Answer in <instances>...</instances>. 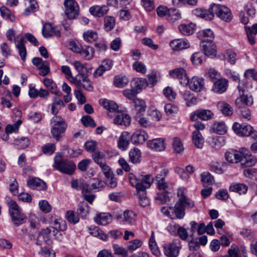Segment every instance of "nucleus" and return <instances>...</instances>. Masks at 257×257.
<instances>
[{"instance_id":"nucleus-1","label":"nucleus","mask_w":257,"mask_h":257,"mask_svg":"<svg viewBox=\"0 0 257 257\" xmlns=\"http://www.w3.org/2000/svg\"><path fill=\"white\" fill-rule=\"evenodd\" d=\"M168 173V170L163 169L156 176V184L157 188L159 190L156 199L161 202L162 204L166 203L169 200L168 192L166 189L168 188V182L166 181L165 177Z\"/></svg>"},{"instance_id":"nucleus-2","label":"nucleus","mask_w":257,"mask_h":257,"mask_svg":"<svg viewBox=\"0 0 257 257\" xmlns=\"http://www.w3.org/2000/svg\"><path fill=\"white\" fill-rule=\"evenodd\" d=\"M128 178L131 185L137 190L149 188L152 183V178L150 175L128 174Z\"/></svg>"},{"instance_id":"nucleus-3","label":"nucleus","mask_w":257,"mask_h":257,"mask_svg":"<svg viewBox=\"0 0 257 257\" xmlns=\"http://www.w3.org/2000/svg\"><path fill=\"white\" fill-rule=\"evenodd\" d=\"M54 162L53 167L61 173L71 175L76 170V165L74 162L63 159L59 153L56 154L54 157Z\"/></svg>"},{"instance_id":"nucleus-4","label":"nucleus","mask_w":257,"mask_h":257,"mask_svg":"<svg viewBox=\"0 0 257 257\" xmlns=\"http://www.w3.org/2000/svg\"><path fill=\"white\" fill-rule=\"evenodd\" d=\"M51 134L56 141H59L62 138V134L64 133L67 128V124L59 116H54L51 119Z\"/></svg>"},{"instance_id":"nucleus-5","label":"nucleus","mask_w":257,"mask_h":257,"mask_svg":"<svg viewBox=\"0 0 257 257\" xmlns=\"http://www.w3.org/2000/svg\"><path fill=\"white\" fill-rule=\"evenodd\" d=\"M232 129L238 136H250L254 139L257 138V131H254L250 125L241 124L235 122L233 124Z\"/></svg>"},{"instance_id":"nucleus-6","label":"nucleus","mask_w":257,"mask_h":257,"mask_svg":"<svg viewBox=\"0 0 257 257\" xmlns=\"http://www.w3.org/2000/svg\"><path fill=\"white\" fill-rule=\"evenodd\" d=\"M211 12L214 16V14L225 22L231 21L232 17L230 10L226 7L217 4H212L211 5Z\"/></svg>"},{"instance_id":"nucleus-7","label":"nucleus","mask_w":257,"mask_h":257,"mask_svg":"<svg viewBox=\"0 0 257 257\" xmlns=\"http://www.w3.org/2000/svg\"><path fill=\"white\" fill-rule=\"evenodd\" d=\"M65 14L67 17L72 20L78 15L79 6L75 0H64Z\"/></svg>"},{"instance_id":"nucleus-8","label":"nucleus","mask_w":257,"mask_h":257,"mask_svg":"<svg viewBox=\"0 0 257 257\" xmlns=\"http://www.w3.org/2000/svg\"><path fill=\"white\" fill-rule=\"evenodd\" d=\"M186 190L184 188H179L177 191L178 200L176 202L181 206L185 208H192L194 206V202L186 195Z\"/></svg>"},{"instance_id":"nucleus-9","label":"nucleus","mask_w":257,"mask_h":257,"mask_svg":"<svg viewBox=\"0 0 257 257\" xmlns=\"http://www.w3.org/2000/svg\"><path fill=\"white\" fill-rule=\"evenodd\" d=\"M214 113L209 109H199L194 111L190 115V119L195 121L198 119L202 120H208L213 118Z\"/></svg>"},{"instance_id":"nucleus-10","label":"nucleus","mask_w":257,"mask_h":257,"mask_svg":"<svg viewBox=\"0 0 257 257\" xmlns=\"http://www.w3.org/2000/svg\"><path fill=\"white\" fill-rule=\"evenodd\" d=\"M29 222L30 223V227L33 230V231H29L28 228L23 229L24 233L28 234L31 239H35V236L33 233L37 231L40 225L39 218L34 214H31L29 216Z\"/></svg>"},{"instance_id":"nucleus-11","label":"nucleus","mask_w":257,"mask_h":257,"mask_svg":"<svg viewBox=\"0 0 257 257\" xmlns=\"http://www.w3.org/2000/svg\"><path fill=\"white\" fill-rule=\"evenodd\" d=\"M186 84L191 90L200 92L204 88L205 82L203 78L194 76L189 80L187 79Z\"/></svg>"},{"instance_id":"nucleus-12","label":"nucleus","mask_w":257,"mask_h":257,"mask_svg":"<svg viewBox=\"0 0 257 257\" xmlns=\"http://www.w3.org/2000/svg\"><path fill=\"white\" fill-rule=\"evenodd\" d=\"M148 138L146 132L139 129L135 131L131 137V141L135 145L143 144Z\"/></svg>"},{"instance_id":"nucleus-13","label":"nucleus","mask_w":257,"mask_h":257,"mask_svg":"<svg viewBox=\"0 0 257 257\" xmlns=\"http://www.w3.org/2000/svg\"><path fill=\"white\" fill-rule=\"evenodd\" d=\"M50 221L51 226L49 228L53 231V236L55 238H58L57 235H61L60 231L63 230L62 225L65 224V222L59 217L53 216H52Z\"/></svg>"},{"instance_id":"nucleus-14","label":"nucleus","mask_w":257,"mask_h":257,"mask_svg":"<svg viewBox=\"0 0 257 257\" xmlns=\"http://www.w3.org/2000/svg\"><path fill=\"white\" fill-rule=\"evenodd\" d=\"M169 75L173 78L179 79L181 84H187L188 78L186 70L183 67H179L169 71Z\"/></svg>"},{"instance_id":"nucleus-15","label":"nucleus","mask_w":257,"mask_h":257,"mask_svg":"<svg viewBox=\"0 0 257 257\" xmlns=\"http://www.w3.org/2000/svg\"><path fill=\"white\" fill-rule=\"evenodd\" d=\"M42 34L45 38L52 36L59 38L61 36L60 29L58 27H53L50 23H46L43 25Z\"/></svg>"},{"instance_id":"nucleus-16","label":"nucleus","mask_w":257,"mask_h":257,"mask_svg":"<svg viewBox=\"0 0 257 257\" xmlns=\"http://www.w3.org/2000/svg\"><path fill=\"white\" fill-rule=\"evenodd\" d=\"M164 252L167 257H177L179 253V246L177 241L165 244Z\"/></svg>"},{"instance_id":"nucleus-17","label":"nucleus","mask_w":257,"mask_h":257,"mask_svg":"<svg viewBox=\"0 0 257 257\" xmlns=\"http://www.w3.org/2000/svg\"><path fill=\"white\" fill-rule=\"evenodd\" d=\"M242 151L241 148L239 151L230 150L227 151L225 154V159L229 163H238L241 161Z\"/></svg>"},{"instance_id":"nucleus-18","label":"nucleus","mask_w":257,"mask_h":257,"mask_svg":"<svg viewBox=\"0 0 257 257\" xmlns=\"http://www.w3.org/2000/svg\"><path fill=\"white\" fill-rule=\"evenodd\" d=\"M27 183L28 186L33 189L45 190L47 188L46 183L37 177H29Z\"/></svg>"},{"instance_id":"nucleus-19","label":"nucleus","mask_w":257,"mask_h":257,"mask_svg":"<svg viewBox=\"0 0 257 257\" xmlns=\"http://www.w3.org/2000/svg\"><path fill=\"white\" fill-rule=\"evenodd\" d=\"M136 214L133 211L125 210L122 215L117 216V218L119 219L121 223L133 225L136 223Z\"/></svg>"},{"instance_id":"nucleus-20","label":"nucleus","mask_w":257,"mask_h":257,"mask_svg":"<svg viewBox=\"0 0 257 257\" xmlns=\"http://www.w3.org/2000/svg\"><path fill=\"white\" fill-rule=\"evenodd\" d=\"M147 145L148 148L156 151H163L166 149L165 140L163 138H158L149 140Z\"/></svg>"},{"instance_id":"nucleus-21","label":"nucleus","mask_w":257,"mask_h":257,"mask_svg":"<svg viewBox=\"0 0 257 257\" xmlns=\"http://www.w3.org/2000/svg\"><path fill=\"white\" fill-rule=\"evenodd\" d=\"M24 37L22 36H18L14 39L16 46L18 49L19 54L23 61H25L27 55V51L24 45Z\"/></svg>"},{"instance_id":"nucleus-22","label":"nucleus","mask_w":257,"mask_h":257,"mask_svg":"<svg viewBox=\"0 0 257 257\" xmlns=\"http://www.w3.org/2000/svg\"><path fill=\"white\" fill-rule=\"evenodd\" d=\"M228 83L225 78H220L214 82L212 90L215 93H222L227 90Z\"/></svg>"},{"instance_id":"nucleus-23","label":"nucleus","mask_w":257,"mask_h":257,"mask_svg":"<svg viewBox=\"0 0 257 257\" xmlns=\"http://www.w3.org/2000/svg\"><path fill=\"white\" fill-rule=\"evenodd\" d=\"M170 46L174 51H179L189 48L190 43L186 39H178L171 41L170 43Z\"/></svg>"},{"instance_id":"nucleus-24","label":"nucleus","mask_w":257,"mask_h":257,"mask_svg":"<svg viewBox=\"0 0 257 257\" xmlns=\"http://www.w3.org/2000/svg\"><path fill=\"white\" fill-rule=\"evenodd\" d=\"M108 10L109 9L108 7L105 5L93 6L91 7L89 10L90 13L92 15L97 17H103L104 15L107 13Z\"/></svg>"},{"instance_id":"nucleus-25","label":"nucleus","mask_w":257,"mask_h":257,"mask_svg":"<svg viewBox=\"0 0 257 257\" xmlns=\"http://www.w3.org/2000/svg\"><path fill=\"white\" fill-rule=\"evenodd\" d=\"M130 134L127 132H123L119 137L117 147L121 151H125L128 148Z\"/></svg>"},{"instance_id":"nucleus-26","label":"nucleus","mask_w":257,"mask_h":257,"mask_svg":"<svg viewBox=\"0 0 257 257\" xmlns=\"http://www.w3.org/2000/svg\"><path fill=\"white\" fill-rule=\"evenodd\" d=\"M241 151V161L243 160V159H245L243 165L245 167H251L254 165L256 162V160L249 153L248 150L245 148H242Z\"/></svg>"},{"instance_id":"nucleus-27","label":"nucleus","mask_w":257,"mask_h":257,"mask_svg":"<svg viewBox=\"0 0 257 257\" xmlns=\"http://www.w3.org/2000/svg\"><path fill=\"white\" fill-rule=\"evenodd\" d=\"M192 12V14L196 16L201 17L206 20H211L214 18V16L211 12V7L208 10L201 8H196L193 10Z\"/></svg>"},{"instance_id":"nucleus-28","label":"nucleus","mask_w":257,"mask_h":257,"mask_svg":"<svg viewBox=\"0 0 257 257\" xmlns=\"http://www.w3.org/2000/svg\"><path fill=\"white\" fill-rule=\"evenodd\" d=\"M94 220L98 224L105 225L112 221V217L108 213H100L94 218Z\"/></svg>"},{"instance_id":"nucleus-29","label":"nucleus","mask_w":257,"mask_h":257,"mask_svg":"<svg viewBox=\"0 0 257 257\" xmlns=\"http://www.w3.org/2000/svg\"><path fill=\"white\" fill-rule=\"evenodd\" d=\"M172 219H182L185 216L184 207L176 202L174 206L171 207Z\"/></svg>"},{"instance_id":"nucleus-30","label":"nucleus","mask_w":257,"mask_h":257,"mask_svg":"<svg viewBox=\"0 0 257 257\" xmlns=\"http://www.w3.org/2000/svg\"><path fill=\"white\" fill-rule=\"evenodd\" d=\"M197 37L202 42H210L213 41L214 34L211 29H208L198 32Z\"/></svg>"},{"instance_id":"nucleus-31","label":"nucleus","mask_w":257,"mask_h":257,"mask_svg":"<svg viewBox=\"0 0 257 257\" xmlns=\"http://www.w3.org/2000/svg\"><path fill=\"white\" fill-rule=\"evenodd\" d=\"M131 119L130 116L125 113H121L116 115L113 119V122L116 125L128 126L130 124Z\"/></svg>"},{"instance_id":"nucleus-32","label":"nucleus","mask_w":257,"mask_h":257,"mask_svg":"<svg viewBox=\"0 0 257 257\" xmlns=\"http://www.w3.org/2000/svg\"><path fill=\"white\" fill-rule=\"evenodd\" d=\"M217 107L225 116H230L233 113L232 107L225 101H219L217 104Z\"/></svg>"},{"instance_id":"nucleus-33","label":"nucleus","mask_w":257,"mask_h":257,"mask_svg":"<svg viewBox=\"0 0 257 257\" xmlns=\"http://www.w3.org/2000/svg\"><path fill=\"white\" fill-rule=\"evenodd\" d=\"M245 29L249 43L254 45L255 43L254 36L257 34V23L253 24L251 27L245 26Z\"/></svg>"},{"instance_id":"nucleus-34","label":"nucleus","mask_w":257,"mask_h":257,"mask_svg":"<svg viewBox=\"0 0 257 257\" xmlns=\"http://www.w3.org/2000/svg\"><path fill=\"white\" fill-rule=\"evenodd\" d=\"M192 142L195 147L198 149H202L204 146V138L201 134L198 131H194L192 132Z\"/></svg>"},{"instance_id":"nucleus-35","label":"nucleus","mask_w":257,"mask_h":257,"mask_svg":"<svg viewBox=\"0 0 257 257\" xmlns=\"http://www.w3.org/2000/svg\"><path fill=\"white\" fill-rule=\"evenodd\" d=\"M10 215L13 223L17 226L23 224L26 219V216L21 212V210L12 212Z\"/></svg>"},{"instance_id":"nucleus-36","label":"nucleus","mask_w":257,"mask_h":257,"mask_svg":"<svg viewBox=\"0 0 257 257\" xmlns=\"http://www.w3.org/2000/svg\"><path fill=\"white\" fill-rule=\"evenodd\" d=\"M99 103L104 108L110 112H115L118 110L117 104L112 100L103 98L99 100Z\"/></svg>"},{"instance_id":"nucleus-37","label":"nucleus","mask_w":257,"mask_h":257,"mask_svg":"<svg viewBox=\"0 0 257 257\" xmlns=\"http://www.w3.org/2000/svg\"><path fill=\"white\" fill-rule=\"evenodd\" d=\"M90 211V207L85 201L80 202L77 205V212L82 218H85Z\"/></svg>"},{"instance_id":"nucleus-38","label":"nucleus","mask_w":257,"mask_h":257,"mask_svg":"<svg viewBox=\"0 0 257 257\" xmlns=\"http://www.w3.org/2000/svg\"><path fill=\"white\" fill-rule=\"evenodd\" d=\"M248 190V187L244 184L234 183L230 185L229 190L239 194H245Z\"/></svg>"},{"instance_id":"nucleus-39","label":"nucleus","mask_w":257,"mask_h":257,"mask_svg":"<svg viewBox=\"0 0 257 257\" xmlns=\"http://www.w3.org/2000/svg\"><path fill=\"white\" fill-rule=\"evenodd\" d=\"M88 186L89 189L100 190L105 187V183L98 178H92L89 180Z\"/></svg>"},{"instance_id":"nucleus-40","label":"nucleus","mask_w":257,"mask_h":257,"mask_svg":"<svg viewBox=\"0 0 257 257\" xmlns=\"http://www.w3.org/2000/svg\"><path fill=\"white\" fill-rule=\"evenodd\" d=\"M141 157V152L140 150L137 148L132 149L129 152L130 161L133 164H136L140 162Z\"/></svg>"},{"instance_id":"nucleus-41","label":"nucleus","mask_w":257,"mask_h":257,"mask_svg":"<svg viewBox=\"0 0 257 257\" xmlns=\"http://www.w3.org/2000/svg\"><path fill=\"white\" fill-rule=\"evenodd\" d=\"M80 54L85 60H90L94 57V49L90 46H86L82 48Z\"/></svg>"},{"instance_id":"nucleus-42","label":"nucleus","mask_w":257,"mask_h":257,"mask_svg":"<svg viewBox=\"0 0 257 257\" xmlns=\"http://www.w3.org/2000/svg\"><path fill=\"white\" fill-rule=\"evenodd\" d=\"M129 79L123 75L116 76L113 80L114 85L118 88H122L127 84Z\"/></svg>"},{"instance_id":"nucleus-43","label":"nucleus","mask_w":257,"mask_h":257,"mask_svg":"<svg viewBox=\"0 0 257 257\" xmlns=\"http://www.w3.org/2000/svg\"><path fill=\"white\" fill-rule=\"evenodd\" d=\"M211 130L214 133L222 135L226 132V126L223 121H216L213 123Z\"/></svg>"},{"instance_id":"nucleus-44","label":"nucleus","mask_w":257,"mask_h":257,"mask_svg":"<svg viewBox=\"0 0 257 257\" xmlns=\"http://www.w3.org/2000/svg\"><path fill=\"white\" fill-rule=\"evenodd\" d=\"M195 25L192 23L182 24L179 26V31L183 35H190L194 32Z\"/></svg>"},{"instance_id":"nucleus-45","label":"nucleus","mask_w":257,"mask_h":257,"mask_svg":"<svg viewBox=\"0 0 257 257\" xmlns=\"http://www.w3.org/2000/svg\"><path fill=\"white\" fill-rule=\"evenodd\" d=\"M172 148L174 152L178 154H182L184 150V147L182 141L177 137L174 138L173 140Z\"/></svg>"},{"instance_id":"nucleus-46","label":"nucleus","mask_w":257,"mask_h":257,"mask_svg":"<svg viewBox=\"0 0 257 257\" xmlns=\"http://www.w3.org/2000/svg\"><path fill=\"white\" fill-rule=\"evenodd\" d=\"M38 235H42L46 244L50 245L52 243L51 236L53 235V231L47 227L45 229H42L39 232Z\"/></svg>"},{"instance_id":"nucleus-47","label":"nucleus","mask_w":257,"mask_h":257,"mask_svg":"<svg viewBox=\"0 0 257 257\" xmlns=\"http://www.w3.org/2000/svg\"><path fill=\"white\" fill-rule=\"evenodd\" d=\"M225 139L223 136H219L212 139L210 142L211 147L215 149H219L225 144Z\"/></svg>"},{"instance_id":"nucleus-48","label":"nucleus","mask_w":257,"mask_h":257,"mask_svg":"<svg viewBox=\"0 0 257 257\" xmlns=\"http://www.w3.org/2000/svg\"><path fill=\"white\" fill-rule=\"evenodd\" d=\"M87 76V74L77 73L75 76L72 77L70 81L74 84L78 89L81 88L82 83Z\"/></svg>"},{"instance_id":"nucleus-49","label":"nucleus","mask_w":257,"mask_h":257,"mask_svg":"<svg viewBox=\"0 0 257 257\" xmlns=\"http://www.w3.org/2000/svg\"><path fill=\"white\" fill-rule=\"evenodd\" d=\"M203 50L205 55L209 57H214L216 56V46L211 43H207L203 45Z\"/></svg>"},{"instance_id":"nucleus-50","label":"nucleus","mask_w":257,"mask_h":257,"mask_svg":"<svg viewBox=\"0 0 257 257\" xmlns=\"http://www.w3.org/2000/svg\"><path fill=\"white\" fill-rule=\"evenodd\" d=\"M43 82L45 86L50 90L51 93L56 95H59L60 92L57 89L56 84L52 80L49 78H45L44 79Z\"/></svg>"},{"instance_id":"nucleus-51","label":"nucleus","mask_w":257,"mask_h":257,"mask_svg":"<svg viewBox=\"0 0 257 257\" xmlns=\"http://www.w3.org/2000/svg\"><path fill=\"white\" fill-rule=\"evenodd\" d=\"M89 233L94 236L98 237L103 240L107 239L106 235L100 230L98 227L91 226L89 228Z\"/></svg>"},{"instance_id":"nucleus-52","label":"nucleus","mask_w":257,"mask_h":257,"mask_svg":"<svg viewBox=\"0 0 257 257\" xmlns=\"http://www.w3.org/2000/svg\"><path fill=\"white\" fill-rule=\"evenodd\" d=\"M134 103L135 104L136 114H138V113L142 114V112L145 111L146 104L143 100L136 98L135 101H134Z\"/></svg>"},{"instance_id":"nucleus-53","label":"nucleus","mask_w":257,"mask_h":257,"mask_svg":"<svg viewBox=\"0 0 257 257\" xmlns=\"http://www.w3.org/2000/svg\"><path fill=\"white\" fill-rule=\"evenodd\" d=\"M149 244L152 253L156 256H159L160 254V252L155 240L154 232H152V235L150 238Z\"/></svg>"},{"instance_id":"nucleus-54","label":"nucleus","mask_w":257,"mask_h":257,"mask_svg":"<svg viewBox=\"0 0 257 257\" xmlns=\"http://www.w3.org/2000/svg\"><path fill=\"white\" fill-rule=\"evenodd\" d=\"M84 39L88 42H93L98 39V34L96 31L88 30L83 35Z\"/></svg>"},{"instance_id":"nucleus-55","label":"nucleus","mask_w":257,"mask_h":257,"mask_svg":"<svg viewBox=\"0 0 257 257\" xmlns=\"http://www.w3.org/2000/svg\"><path fill=\"white\" fill-rule=\"evenodd\" d=\"M0 12L1 16L5 19L9 20L11 22H14L15 21V16L12 14L11 11L6 7H1L0 8Z\"/></svg>"},{"instance_id":"nucleus-56","label":"nucleus","mask_w":257,"mask_h":257,"mask_svg":"<svg viewBox=\"0 0 257 257\" xmlns=\"http://www.w3.org/2000/svg\"><path fill=\"white\" fill-rule=\"evenodd\" d=\"M137 191L140 201V204L143 207L147 206L149 204V201L147 197L146 189Z\"/></svg>"},{"instance_id":"nucleus-57","label":"nucleus","mask_w":257,"mask_h":257,"mask_svg":"<svg viewBox=\"0 0 257 257\" xmlns=\"http://www.w3.org/2000/svg\"><path fill=\"white\" fill-rule=\"evenodd\" d=\"M225 73L227 75L231 77L233 81L238 82L239 83L237 86L238 89L239 91L243 92L244 90L240 83L239 74L236 72L232 71L228 69L225 70Z\"/></svg>"},{"instance_id":"nucleus-58","label":"nucleus","mask_w":257,"mask_h":257,"mask_svg":"<svg viewBox=\"0 0 257 257\" xmlns=\"http://www.w3.org/2000/svg\"><path fill=\"white\" fill-rule=\"evenodd\" d=\"M135 119L140 124V126L147 128L151 125V122L147 119V118L142 116V114L138 113L135 116Z\"/></svg>"},{"instance_id":"nucleus-59","label":"nucleus","mask_w":257,"mask_h":257,"mask_svg":"<svg viewBox=\"0 0 257 257\" xmlns=\"http://www.w3.org/2000/svg\"><path fill=\"white\" fill-rule=\"evenodd\" d=\"M201 181L203 185H211L214 183V178L210 173L204 172L201 174Z\"/></svg>"},{"instance_id":"nucleus-60","label":"nucleus","mask_w":257,"mask_h":257,"mask_svg":"<svg viewBox=\"0 0 257 257\" xmlns=\"http://www.w3.org/2000/svg\"><path fill=\"white\" fill-rule=\"evenodd\" d=\"M104 28L106 31H109L112 30L115 24V21L114 17L106 16L104 18Z\"/></svg>"},{"instance_id":"nucleus-61","label":"nucleus","mask_w":257,"mask_h":257,"mask_svg":"<svg viewBox=\"0 0 257 257\" xmlns=\"http://www.w3.org/2000/svg\"><path fill=\"white\" fill-rule=\"evenodd\" d=\"M253 99L251 96H247V95H242L239 98L236 99L235 103L237 105L241 104H245L247 105H250L252 104Z\"/></svg>"},{"instance_id":"nucleus-62","label":"nucleus","mask_w":257,"mask_h":257,"mask_svg":"<svg viewBox=\"0 0 257 257\" xmlns=\"http://www.w3.org/2000/svg\"><path fill=\"white\" fill-rule=\"evenodd\" d=\"M73 65L77 71L78 73L86 74L87 72V68H86L85 64H83L79 61H75L73 63Z\"/></svg>"},{"instance_id":"nucleus-63","label":"nucleus","mask_w":257,"mask_h":257,"mask_svg":"<svg viewBox=\"0 0 257 257\" xmlns=\"http://www.w3.org/2000/svg\"><path fill=\"white\" fill-rule=\"evenodd\" d=\"M15 144L16 145L19 149H25L30 145V141L28 138H21V139H16Z\"/></svg>"},{"instance_id":"nucleus-64","label":"nucleus","mask_w":257,"mask_h":257,"mask_svg":"<svg viewBox=\"0 0 257 257\" xmlns=\"http://www.w3.org/2000/svg\"><path fill=\"white\" fill-rule=\"evenodd\" d=\"M163 94L170 101L174 100L176 98V93L173 91L172 88L169 86H167L163 89Z\"/></svg>"}]
</instances>
